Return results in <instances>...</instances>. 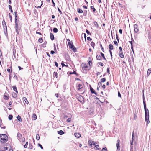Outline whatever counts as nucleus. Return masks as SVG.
Masks as SVG:
<instances>
[{"label":"nucleus","mask_w":151,"mask_h":151,"mask_svg":"<svg viewBox=\"0 0 151 151\" xmlns=\"http://www.w3.org/2000/svg\"><path fill=\"white\" fill-rule=\"evenodd\" d=\"M90 88L91 91L92 93L96 95H97L94 89L92 88L91 86H90Z\"/></svg>","instance_id":"obj_10"},{"label":"nucleus","mask_w":151,"mask_h":151,"mask_svg":"<svg viewBox=\"0 0 151 151\" xmlns=\"http://www.w3.org/2000/svg\"><path fill=\"white\" fill-rule=\"evenodd\" d=\"M78 91H79L81 88H82V85L81 84H79L78 86Z\"/></svg>","instance_id":"obj_15"},{"label":"nucleus","mask_w":151,"mask_h":151,"mask_svg":"<svg viewBox=\"0 0 151 151\" xmlns=\"http://www.w3.org/2000/svg\"><path fill=\"white\" fill-rule=\"evenodd\" d=\"M87 40L89 41H91L92 40L91 38L90 37H88L87 38Z\"/></svg>","instance_id":"obj_58"},{"label":"nucleus","mask_w":151,"mask_h":151,"mask_svg":"<svg viewBox=\"0 0 151 151\" xmlns=\"http://www.w3.org/2000/svg\"><path fill=\"white\" fill-rule=\"evenodd\" d=\"M84 38H85V40L86 41V34L85 33H84Z\"/></svg>","instance_id":"obj_57"},{"label":"nucleus","mask_w":151,"mask_h":151,"mask_svg":"<svg viewBox=\"0 0 151 151\" xmlns=\"http://www.w3.org/2000/svg\"><path fill=\"white\" fill-rule=\"evenodd\" d=\"M58 10L59 11V12L60 14H62V12L60 10V9L58 7Z\"/></svg>","instance_id":"obj_59"},{"label":"nucleus","mask_w":151,"mask_h":151,"mask_svg":"<svg viewBox=\"0 0 151 151\" xmlns=\"http://www.w3.org/2000/svg\"><path fill=\"white\" fill-rule=\"evenodd\" d=\"M98 64L101 66H103L104 65L103 63H101V62H99Z\"/></svg>","instance_id":"obj_54"},{"label":"nucleus","mask_w":151,"mask_h":151,"mask_svg":"<svg viewBox=\"0 0 151 151\" xmlns=\"http://www.w3.org/2000/svg\"><path fill=\"white\" fill-rule=\"evenodd\" d=\"M14 15H15V19H17V12L15 11L14 12Z\"/></svg>","instance_id":"obj_38"},{"label":"nucleus","mask_w":151,"mask_h":151,"mask_svg":"<svg viewBox=\"0 0 151 151\" xmlns=\"http://www.w3.org/2000/svg\"><path fill=\"white\" fill-rule=\"evenodd\" d=\"M118 96L119 97H121V95L119 91L118 92Z\"/></svg>","instance_id":"obj_55"},{"label":"nucleus","mask_w":151,"mask_h":151,"mask_svg":"<svg viewBox=\"0 0 151 151\" xmlns=\"http://www.w3.org/2000/svg\"><path fill=\"white\" fill-rule=\"evenodd\" d=\"M97 143L96 142H93V145L95 147L97 145H96V144Z\"/></svg>","instance_id":"obj_64"},{"label":"nucleus","mask_w":151,"mask_h":151,"mask_svg":"<svg viewBox=\"0 0 151 151\" xmlns=\"http://www.w3.org/2000/svg\"><path fill=\"white\" fill-rule=\"evenodd\" d=\"M116 39L118 42H119V38H118V35L117 34H116Z\"/></svg>","instance_id":"obj_53"},{"label":"nucleus","mask_w":151,"mask_h":151,"mask_svg":"<svg viewBox=\"0 0 151 151\" xmlns=\"http://www.w3.org/2000/svg\"><path fill=\"white\" fill-rule=\"evenodd\" d=\"M28 144V142H26V144H25V145H24V148H26L27 147V145Z\"/></svg>","instance_id":"obj_44"},{"label":"nucleus","mask_w":151,"mask_h":151,"mask_svg":"<svg viewBox=\"0 0 151 151\" xmlns=\"http://www.w3.org/2000/svg\"><path fill=\"white\" fill-rule=\"evenodd\" d=\"M9 149H11L9 147H4V151H9Z\"/></svg>","instance_id":"obj_26"},{"label":"nucleus","mask_w":151,"mask_h":151,"mask_svg":"<svg viewBox=\"0 0 151 151\" xmlns=\"http://www.w3.org/2000/svg\"><path fill=\"white\" fill-rule=\"evenodd\" d=\"M109 52H110V54L111 55V58H112V52L111 50H109Z\"/></svg>","instance_id":"obj_47"},{"label":"nucleus","mask_w":151,"mask_h":151,"mask_svg":"<svg viewBox=\"0 0 151 151\" xmlns=\"http://www.w3.org/2000/svg\"><path fill=\"white\" fill-rule=\"evenodd\" d=\"M15 29H16V31H18V24H15Z\"/></svg>","instance_id":"obj_39"},{"label":"nucleus","mask_w":151,"mask_h":151,"mask_svg":"<svg viewBox=\"0 0 151 151\" xmlns=\"http://www.w3.org/2000/svg\"><path fill=\"white\" fill-rule=\"evenodd\" d=\"M96 59L98 60H101V57L100 55H98L96 56Z\"/></svg>","instance_id":"obj_18"},{"label":"nucleus","mask_w":151,"mask_h":151,"mask_svg":"<svg viewBox=\"0 0 151 151\" xmlns=\"http://www.w3.org/2000/svg\"><path fill=\"white\" fill-rule=\"evenodd\" d=\"M109 50H112L113 49V46L112 45L110 44L109 45Z\"/></svg>","instance_id":"obj_17"},{"label":"nucleus","mask_w":151,"mask_h":151,"mask_svg":"<svg viewBox=\"0 0 151 151\" xmlns=\"http://www.w3.org/2000/svg\"><path fill=\"white\" fill-rule=\"evenodd\" d=\"M71 118H68L67 120V122H69L71 121Z\"/></svg>","instance_id":"obj_49"},{"label":"nucleus","mask_w":151,"mask_h":151,"mask_svg":"<svg viewBox=\"0 0 151 151\" xmlns=\"http://www.w3.org/2000/svg\"><path fill=\"white\" fill-rule=\"evenodd\" d=\"M134 31L136 33L137 32L139 31L138 25L137 24H135L134 25Z\"/></svg>","instance_id":"obj_9"},{"label":"nucleus","mask_w":151,"mask_h":151,"mask_svg":"<svg viewBox=\"0 0 151 151\" xmlns=\"http://www.w3.org/2000/svg\"><path fill=\"white\" fill-rule=\"evenodd\" d=\"M91 45L94 49V46L95 45V43L93 42H92L91 43Z\"/></svg>","instance_id":"obj_31"},{"label":"nucleus","mask_w":151,"mask_h":151,"mask_svg":"<svg viewBox=\"0 0 151 151\" xmlns=\"http://www.w3.org/2000/svg\"><path fill=\"white\" fill-rule=\"evenodd\" d=\"M114 43L115 44V45L116 46H117L118 44L117 42L116 41H114Z\"/></svg>","instance_id":"obj_52"},{"label":"nucleus","mask_w":151,"mask_h":151,"mask_svg":"<svg viewBox=\"0 0 151 151\" xmlns=\"http://www.w3.org/2000/svg\"><path fill=\"white\" fill-rule=\"evenodd\" d=\"M17 136L19 139H21V138L22 136V135L19 133H18L17 134Z\"/></svg>","instance_id":"obj_27"},{"label":"nucleus","mask_w":151,"mask_h":151,"mask_svg":"<svg viewBox=\"0 0 151 151\" xmlns=\"http://www.w3.org/2000/svg\"><path fill=\"white\" fill-rule=\"evenodd\" d=\"M120 142V141L118 139L117 141V144H116V147L117 149L118 150H120V147L119 145V143Z\"/></svg>","instance_id":"obj_8"},{"label":"nucleus","mask_w":151,"mask_h":151,"mask_svg":"<svg viewBox=\"0 0 151 151\" xmlns=\"http://www.w3.org/2000/svg\"><path fill=\"white\" fill-rule=\"evenodd\" d=\"M12 104V102L11 101H10L9 102V106L11 107V105Z\"/></svg>","instance_id":"obj_61"},{"label":"nucleus","mask_w":151,"mask_h":151,"mask_svg":"<svg viewBox=\"0 0 151 151\" xmlns=\"http://www.w3.org/2000/svg\"><path fill=\"white\" fill-rule=\"evenodd\" d=\"M102 151H107L106 148L105 147L103 148Z\"/></svg>","instance_id":"obj_51"},{"label":"nucleus","mask_w":151,"mask_h":151,"mask_svg":"<svg viewBox=\"0 0 151 151\" xmlns=\"http://www.w3.org/2000/svg\"><path fill=\"white\" fill-rule=\"evenodd\" d=\"M82 69L83 72L85 73H86L87 71L90 68L85 64L82 63L81 64Z\"/></svg>","instance_id":"obj_4"},{"label":"nucleus","mask_w":151,"mask_h":151,"mask_svg":"<svg viewBox=\"0 0 151 151\" xmlns=\"http://www.w3.org/2000/svg\"><path fill=\"white\" fill-rule=\"evenodd\" d=\"M32 117L34 120H35L37 118V116L35 114H33Z\"/></svg>","instance_id":"obj_19"},{"label":"nucleus","mask_w":151,"mask_h":151,"mask_svg":"<svg viewBox=\"0 0 151 151\" xmlns=\"http://www.w3.org/2000/svg\"><path fill=\"white\" fill-rule=\"evenodd\" d=\"M100 54H101V56L103 57V59L105 60H106V58L104 56V54L101 52Z\"/></svg>","instance_id":"obj_28"},{"label":"nucleus","mask_w":151,"mask_h":151,"mask_svg":"<svg viewBox=\"0 0 151 151\" xmlns=\"http://www.w3.org/2000/svg\"><path fill=\"white\" fill-rule=\"evenodd\" d=\"M4 98L5 99H9V96H6V95H4Z\"/></svg>","instance_id":"obj_42"},{"label":"nucleus","mask_w":151,"mask_h":151,"mask_svg":"<svg viewBox=\"0 0 151 151\" xmlns=\"http://www.w3.org/2000/svg\"><path fill=\"white\" fill-rule=\"evenodd\" d=\"M87 11L86 10H85L84 11L83 15L84 16H86V15Z\"/></svg>","instance_id":"obj_46"},{"label":"nucleus","mask_w":151,"mask_h":151,"mask_svg":"<svg viewBox=\"0 0 151 151\" xmlns=\"http://www.w3.org/2000/svg\"><path fill=\"white\" fill-rule=\"evenodd\" d=\"M17 118V120L19 121L20 122H22V120L21 117L19 115H18Z\"/></svg>","instance_id":"obj_21"},{"label":"nucleus","mask_w":151,"mask_h":151,"mask_svg":"<svg viewBox=\"0 0 151 151\" xmlns=\"http://www.w3.org/2000/svg\"><path fill=\"white\" fill-rule=\"evenodd\" d=\"M9 18L10 19V20L11 22H12V17L10 13H9Z\"/></svg>","instance_id":"obj_33"},{"label":"nucleus","mask_w":151,"mask_h":151,"mask_svg":"<svg viewBox=\"0 0 151 151\" xmlns=\"http://www.w3.org/2000/svg\"><path fill=\"white\" fill-rule=\"evenodd\" d=\"M15 24H18V22H17V19H15Z\"/></svg>","instance_id":"obj_62"},{"label":"nucleus","mask_w":151,"mask_h":151,"mask_svg":"<svg viewBox=\"0 0 151 151\" xmlns=\"http://www.w3.org/2000/svg\"><path fill=\"white\" fill-rule=\"evenodd\" d=\"M137 118V115L136 114H135L134 116V119H136Z\"/></svg>","instance_id":"obj_63"},{"label":"nucleus","mask_w":151,"mask_h":151,"mask_svg":"<svg viewBox=\"0 0 151 151\" xmlns=\"http://www.w3.org/2000/svg\"><path fill=\"white\" fill-rule=\"evenodd\" d=\"M8 140V137L5 134H0V140L1 143H4Z\"/></svg>","instance_id":"obj_2"},{"label":"nucleus","mask_w":151,"mask_h":151,"mask_svg":"<svg viewBox=\"0 0 151 151\" xmlns=\"http://www.w3.org/2000/svg\"><path fill=\"white\" fill-rule=\"evenodd\" d=\"M12 118H13V116L11 115H9L8 117L9 119V120H12Z\"/></svg>","instance_id":"obj_37"},{"label":"nucleus","mask_w":151,"mask_h":151,"mask_svg":"<svg viewBox=\"0 0 151 151\" xmlns=\"http://www.w3.org/2000/svg\"><path fill=\"white\" fill-rule=\"evenodd\" d=\"M55 65L57 67H58V63L56 62H55Z\"/></svg>","instance_id":"obj_60"},{"label":"nucleus","mask_w":151,"mask_h":151,"mask_svg":"<svg viewBox=\"0 0 151 151\" xmlns=\"http://www.w3.org/2000/svg\"><path fill=\"white\" fill-rule=\"evenodd\" d=\"M77 12L78 13H82L83 12V10L80 8H78L77 9Z\"/></svg>","instance_id":"obj_23"},{"label":"nucleus","mask_w":151,"mask_h":151,"mask_svg":"<svg viewBox=\"0 0 151 151\" xmlns=\"http://www.w3.org/2000/svg\"><path fill=\"white\" fill-rule=\"evenodd\" d=\"M38 41L40 43H42L43 42V39L42 38H40L38 40Z\"/></svg>","instance_id":"obj_36"},{"label":"nucleus","mask_w":151,"mask_h":151,"mask_svg":"<svg viewBox=\"0 0 151 151\" xmlns=\"http://www.w3.org/2000/svg\"><path fill=\"white\" fill-rule=\"evenodd\" d=\"M57 75L58 74L57 72H54V75L55 76L56 78H57L58 77Z\"/></svg>","instance_id":"obj_43"},{"label":"nucleus","mask_w":151,"mask_h":151,"mask_svg":"<svg viewBox=\"0 0 151 151\" xmlns=\"http://www.w3.org/2000/svg\"><path fill=\"white\" fill-rule=\"evenodd\" d=\"M134 132V131H133L132 132V140L130 142L131 145H130V151H133V142Z\"/></svg>","instance_id":"obj_5"},{"label":"nucleus","mask_w":151,"mask_h":151,"mask_svg":"<svg viewBox=\"0 0 151 151\" xmlns=\"http://www.w3.org/2000/svg\"><path fill=\"white\" fill-rule=\"evenodd\" d=\"M12 88L14 91H15L16 92L18 93V91L17 89L16 86H12Z\"/></svg>","instance_id":"obj_14"},{"label":"nucleus","mask_w":151,"mask_h":151,"mask_svg":"<svg viewBox=\"0 0 151 151\" xmlns=\"http://www.w3.org/2000/svg\"><path fill=\"white\" fill-rule=\"evenodd\" d=\"M53 32L55 33H57L58 31V30L56 28H53Z\"/></svg>","instance_id":"obj_30"},{"label":"nucleus","mask_w":151,"mask_h":151,"mask_svg":"<svg viewBox=\"0 0 151 151\" xmlns=\"http://www.w3.org/2000/svg\"><path fill=\"white\" fill-rule=\"evenodd\" d=\"M151 73V68L148 69V71L147 73V76L150 75Z\"/></svg>","instance_id":"obj_13"},{"label":"nucleus","mask_w":151,"mask_h":151,"mask_svg":"<svg viewBox=\"0 0 151 151\" xmlns=\"http://www.w3.org/2000/svg\"><path fill=\"white\" fill-rule=\"evenodd\" d=\"M101 82H99L98 83V85L99 86V87H100V86H101L102 85V83H101Z\"/></svg>","instance_id":"obj_56"},{"label":"nucleus","mask_w":151,"mask_h":151,"mask_svg":"<svg viewBox=\"0 0 151 151\" xmlns=\"http://www.w3.org/2000/svg\"><path fill=\"white\" fill-rule=\"evenodd\" d=\"M86 33L87 34H88V35H91V33H90V32L89 31H88V30H87V29H86Z\"/></svg>","instance_id":"obj_48"},{"label":"nucleus","mask_w":151,"mask_h":151,"mask_svg":"<svg viewBox=\"0 0 151 151\" xmlns=\"http://www.w3.org/2000/svg\"><path fill=\"white\" fill-rule=\"evenodd\" d=\"M2 24L3 26L4 29V31L5 33H6V32H7V27L6 24L4 20H3L2 21Z\"/></svg>","instance_id":"obj_6"},{"label":"nucleus","mask_w":151,"mask_h":151,"mask_svg":"<svg viewBox=\"0 0 151 151\" xmlns=\"http://www.w3.org/2000/svg\"><path fill=\"white\" fill-rule=\"evenodd\" d=\"M93 23L94 24V26L96 27L97 28H98L99 27V25L97 23L96 21H94L93 22Z\"/></svg>","instance_id":"obj_20"},{"label":"nucleus","mask_w":151,"mask_h":151,"mask_svg":"<svg viewBox=\"0 0 151 151\" xmlns=\"http://www.w3.org/2000/svg\"><path fill=\"white\" fill-rule=\"evenodd\" d=\"M18 139L20 141V142H24L25 141V139L24 137H22L21 138V139Z\"/></svg>","instance_id":"obj_24"},{"label":"nucleus","mask_w":151,"mask_h":151,"mask_svg":"<svg viewBox=\"0 0 151 151\" xmlns=\"http://www.w3.org/2000/svg\"><path fill=\"white\" fill-rule=\"evenodd\" d=\"M93 142H94L91 140H89L88 141V143L91 146H92Z\"/></svg>","instance_id":"obj_22"},{"label":"nucleus","mask_w":151,"mask_h":151,"mask_svg":"<svg viewBox=\"0 0 151 151\" xmlns=\"http://www.w3.org/2000/svg\"><path fill=\"white\" fill-rule=\"evenodd\" d=\"M58 133L60 135H61L64 134V132L62 130H60L58 132Z\"/></svg>","instance_id":"obj_12"},{"label":"nucleus","mask_w":151,"mask_h":151,"mask_svg":"<svg viewBox=\"0 0 151 151\" xmlns=\"http://www.w3.org/2000/svg\"><path fill=\"white\" fill-rule=\"evenodd\" d=\"M67 40L68 41V44L69 48L71 49L74 52H76V49L73 44V43L70 41V40L69 39H67Z\"/></svg>","instance_id":"obj_3"},{"label":"nucleus","mask_w":151,"mask_h":151,"mask_svg":"<svg viewBox=\"0 0 151 151\" xmlns=\"http://www.w3.org/2000/svg\"><path fill=\"white\" fill-rule=\"evenodd\" d=\"M143 103L145 111V120L146 123L148 124L150 123V121L149 120V110L148 109L146 108V104L144 97H143Z\"/></svg>","instance_id":"obj_1"},{"label":"nucleus","mask_w":151,"mask_h":151,"mask_svg":"<svg viewBox=\"0 0 151 151\" xmlns=\"http://www.w3.org/2000/svg\"><path fill=\"white\" fill-rule=\"evenodd\" d=\"M7 71L9 73H10L11 72L12 73V70H11V71H10V69H9V68H8L7 69Z\"/></svg>","instance_id":"obj_50"},{"label":"nucleus","mask_w":151,"mask_h":151,"mask_svg":"<svg viewBox=\"0 0 151 151\" xmlns=\"http://www.w3.org/2000/svg\"><path fill=\"white\" fill-rule=\"evenodd\" d=\"M40 137L39 135V134H37L36 136V139L38 140L40 139Z\"/></svg>","instance_id":"obj_34"},{"label":"nucleus","mask_w":151,"mask_h":151,"mask_svg":"<svg viewBox=\"0 0 151 151\" xmlns=\"http://www.w3.org/2000/svg\"><path fill=\"white\" fill-rule=\"evenodd\" d=\"M29 149H32V146L31 144H29Z\"/></svg>","instance_id":"obj_41"},{"label":"nucleus","mask_w":151,"mask_h":151,"mask_svg":"<svg viewBox=\"0 0 151 151\" xmlns=\"http://www.w3.org/2000/svg\"><path fill=\"white\" fill-rule=\"evenodd\" d=\"M74 135L77 138H79L81 136V134L79 133H74Z\"/></svg>","instance_id":"obj_11"},{"label":"nucleus","mask_w":151,"mask_h":151,"mask_svg":"<svg viewBox=\"0 0 151 151\" xmlns=\"http://www.w3.org/2000/svg\"><path fill=\"white\" fill-rule=\"evenodd\" d=\"M50 39H51V40H53L54 39V36L53 35V34L51 33H50Z\"/></svg>","instance_id":"obj_16"},{"label":"nucleus","mask_w":151,"mask_h":151,"mask_svg":"<svg viewBox=\"0 0 151 151\" xmlns=\"http://www.w3.org/2000/svg\"><path fill=\"white\" fill-rule=\"evenodd\" d=\"M91 8L93 9V12H95L96 10L95 8H94V6H91Z\"/></svg>","instance_id":"obj_40"},{"label":"nucleus","mask_w":151,"mask_h":151,"mask_svg":"<svg viewBox=\"0 0 151 151\" xmlns=\"http://www.w3.org/2000/svg\"><path fill=\"white\" fill-rule=\"evenodd\" d=\"M78 100L82 104H83L84 103V100L83 96H80L78 97Z\"/></svg>","instance_id":"obj_7"},{"label":"nucleus","mask_w":151,"mask_h":151,"mask_svg":"<svg viewBox=\"0 0 151 151\" xmlns=\"http://www.w3.org/2000/svg\"><path fill=\"white\" fill-rule=\"evenodd\" d=\"M106 78H103L102 79H101L100 80L101 82H104L106 81Z\"/></svg>","instance_id":"obj_32"},{"label":"nucleus","mask_w":151,"mask_h":151,"mask_svg":"<svg viewBox=\"0 0 151 151\" xmlns=\"http://www.w3.org/2000/svg\"><path fill=\"white\" fill-rule=\"evenodd\" d=\"M38 146L39 147H40L41 149H43V147L40 144L38 143Z\"/></svg>","instance_id":"obj_45"},{"label":"nucleus","mask_w":151,"mask_h":151,"mask_svg":"<svg viewBox=\"0 0 151 151\" xmlns=\"http://www.w3.org/2000/svg\"><path fill=\"white\" fill-rule=\"evenodd\" d=\"M24 99L26 103L27 104L28 103V101L26 97H24Z\"/></svg>","instance_id":"obj_35"},{"label":"nucleus","mask_w":151,"mask_h":151,"mask_svg":"<svg viewBox=\"0 0 151 151\" xmlns=\"http://www.w3.org/2000/svg\"><path fill=\"white\" fill-rule=\"evenodd\" d=\"M12 95L13 97L16 98L17 97V95L16 93L13 92L12 93Z\"/></svg>","instance_id":"obj_25"},{"label":"nucleus","mask_w":151,"mask_h":151,"mask_svg":"<svg viewBox=\"0 0 151 151\" xmlns=\"http://www.w3.org/2000/svg\"><path fill=\"white\" fill-rule=\"evenodd\" d=\"M119 56L120 57L122 58H123L124 57V55L123 53L121 52V53H119Z\"/></svg>","instance_id":"obj_29"}]
</instances>
